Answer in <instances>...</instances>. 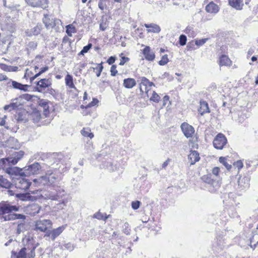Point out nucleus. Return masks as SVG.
Instances as JSON below:
<instances>
[{
  "instance_id": "f257e3e1",
  "label": "nucleus",
  "mask_w": 258,
  "mask_h": 258,
  "mask_svg": "<svg viewBox=\"0 0 258 258\" xmlns=\"http://www.w3.org/2000/svg\"><path fill=\"white\" fill-rule=\"evenodd\" d=\"M66 195V192L63 186L53 184L45 194V196L52 200H58L62 199Z\"/></svg>"
},
{
  "instance_id": "f03ea898",
  "label": "nucleus",
  "mask_w": 258,
  "mask_h": 258,
  "mask_svg": "<svg viewBox=\"0 0 258 258\" xmlns=\"http://www.w3.org/2000/svg\"><path fill=\"white\" fill-rule=\"evenodd\" d=\"M24 154L23 151H19L15 152L11 157L0 159V168L6 170L7 166L16 164L23 157Z\"/></svg>"
},
{
  "instance_id": "7ed1b4c3",
  "label": "nucleus",
  "mask_w": 258,
  "mask_h": 258,
  "mask_svg": "<svg viewBox=\"0 0 258 258\" xmlns=\"http://www.w3.org/2000/svg\"><path fill=\"white\" fill-rule=\"evenodd\" d=\"M19 208L16 205H12L8 202L3 201L0 203V219L4 221V217L8 214H12L13 212L18 211Z\"/></svg>"
},
{
  "instance_id": "20e7f679",
  "label": "nucleus",
  "mask_w": 258,
  "mask_h": 258,
  "mask_svg": "<svg viewBox=\"0 0 258 258\" xmlns=\"http://www.w3.org/2000/svg\"><path fill=\"white\" fill-rule=\"evenodd\" d=\"M44 167L43 165H41L40 163L35 162L34 163L23 168V174L25 176L38 174Z\"/></svg>"
},
{
  "instance_id": "39448f33",
  "label": "nucleus",
  "mask_w": 258,
  "mask_h": 258,
  "mask_svg": "<svg viewBox=\"0 0 258 258\" xmlns=\"http://www.w3.org/2000/svg\"><path fill=\"white\" fill-rule=\"evenodd\" d=\"M211 175H205L201 178L202 180L207 184V188L211 192H215L220 187L218 181L211 178Z\"/></svg>"
},
{
  "instance_id": "423d86ee",
  "label": "nucleus",
  "mask_w": 258,
  "mask_h": 258,
  "mask_svg": "<svg viewBox=\"0 0 258 258\" xmlns=\"http://www.w3.org/2000/svg\"><path fill=\"white\" fill-rule=\"evenodd\" d=\"M42 21L47 29L52 28H54L55 29H59V26L61 24L59 19L53 18L48 14L44 15Z\"/></svg>"
},
{
  "instance_id": "0eeeda50",
  "label": "nucleus",
  "mask_w": 258,
  "mask_h": 258,
  "mask_svg": "<svg viewBox=\"0 0 258 258\" xmlns=\"http://www.w3.org/2000/svg\"><path fill=\"white\" fill-rule=\"evenodd\" d=\"M13 180L15 187L22 190H27L31 184V182L24 176L13 177Z\"/></svg>"
},
{
  "instance_id": "6e6552de",
  "label": "nucleus",
  "mask_w": 258,
  "mask_h": 258,
  "mask_svg": "<svg viewBox=\"0 0 258 258\" xmlns=\"http://www.w3.org/2000/svg\"><path fill=\"white\" fill-rule=\"evenodd\" d=\"M227 143V140L225 136L222 134H218L215 137L213 144L215 148L218 150H222Z\"/></svg>"
},
{
  "instance_id": "1a4fd4ad",
  "label": "nucleus",
  "mask_w": 258,
  "mask_h": 258,
  "mask_svg": "<svg viewBox=\"0 0 258 258\" xmlns=\"http://www.w3.org/2000/svg\"><path fill=\"white\" fill-rule=\"evenodd\" d=\"M35 88V90L39 92H44L45 89L48 88L52 84L51 80L49 79H41L37 82Z\"/></svg>"
},
{
  "instance_id": "9d476101",
  "label": "nucleus",
  "mask_w": 258,
  "mask_h": 258,
  "mask_svg": "<svg viewBox=\"0 0 258 258\" xmlns=\"http://www.w3.org/2000/svg\"><path fill=\"white\" fill-rule=\"evenodd\" d=\"M52 225V222L50 220L43 219L37 221L35 224V229L41 232H45L48 228Z\"/></svg>"
},
{
  "instance_id": "9b49d317",
  "label": "nucleus",
  "mask_w": 258,
  "mask_h": 258,
  "mask_svg": "<svg viewBox=\"0 0 258 258\" xmlns=\"http://www.w3.org/2000/svg\"><path fill=\"white\" fill-rule=\"evenodd\" d=\"M6 173L10 175L11 176H15V177H18L20 176H25L24 173L23 168H20L15 166H10L6 168L5 170Z\"/></svg>"
},
{
  "instance_id": "f8f14e48",
  "label": "nucleus",
  "mask_w": 258,
  "mask_h": 258,
  "mask_svg": "<svg viewBox=\"0 0 258 258\" xmlns=\"http://www.w3.org/2000/svg\"><path fill=\"white\" fill-rule=\"evenodd\" d=\"M49 101L45 99H40L38 101V109L40 111H43L44 117H47L49 114Z\"/></svg>"
},
{
  "instance_id": "ddd939ff",
  "label": "nucleus",
  "mask_w": 258,
  "mask_h": 258,
  "mask_svg": "<svg viewBox=\"0 0 258 258\" xmlns=\"http://www.w3.org/2000/svg\"><path fill=\"white\" fill-rule=\"evenodd\" d=\"M140 81L141 82L140 83L139 87L140 91L142 93L145 92L148 96V92L150 90L149 88L152 86H154V83L149 81V80L145 77H142L141 78Z\"/></svg>"
},
{
  "instance_id": "4468645a",
  "label": "nucleus",
  "mask_w": 258,
  "mask_h": 258,
  "mask_svg": "<svg viewBox=\"0 0 258 258\" xmlns=\"http://www.w3.org/2000/svg\"><path fill=\"white\" fill-rule=\"evenodd\" d=\"M28 5L34 8L45 9L47 7L48 0H25Z\"/></svg>"
},
{
  "instance_id": "2eb2a0df",
  "label": "nucleus",
  "mask_w": 258,
  "mask_h": 258,
  "mask_svg": "<svg viewBox=\"0 0 258 258\" xmlns=\"http://www.w3.org/2000/svg\"><path fill=\"white\" fill-rule=\"evenodd\" d=\"M7 80L8 81L7 85L8 87L10 88H13L15 89L26 91L28 90V87H30L29 85L22 84L17 81H13L12 79H9V78Z\"/></svg>"
},
{
  "instance_id": "dca6fc26",
  "label": "nucleus",
  "mask_w": 258,
  "mask_h": 258,
  "mask_svg": "<svg viewBox=\"0 0 258 258\" xmlns=\"http://www.w3.org/2000/svg\"><path fill=\"white\" fill-rule=\"evenodd\" d=\"M43 29V25L41 23H38L34 27L30 29H27L25 30V35L28 37L32 36H37L39 34Z\"/></svg>"
},
{
  "instance_id": "f3484780",
  "label": "nucleus",
  "mask_w": 258,
  "mask_h": 258,
  "mask_svg": "<svg viewBox=\"0 0 258 258\" xmlns=\"http://www.w3.org/2000/svg\"><path fill=\"white\" fill-rule=\"evenodd\" d=\"M29 114L25 110H21L16 113L15 119L19 123H25L29 120Z\"/></svg>"
},
{
  "instance_id": "a211bd4d",
  "label": "nucleus",
  "mask_w": 258,
  "mask_h": 258,
  "mask_svg": "<svg viewBox=\"0 0 258 258\" xmlns=\"http://www.w3.org/2000/svg\"><path fill=\"white\" fill-rule=\"evenodd\" d=\"M29 243L26 245V247H23V248H25L26 251V258H34L35 256V250L36 248L37 244L36 245H34L31 244V240L28 239Z\"/></svg>"
},
{
  "instance_id": "6ab92c4d",
  "label": "nucleus",
  "mask_w": 258,
  "mask_h": 258,
  "mask_svg": "<svg viewBox=\"0 0 258 258\" xmlns=\"http://www.w3.org/2000/svg\"><path fill=\"white\" fill-rule=\"evenodd\" d=\"M180 127L184 135L187 138L191 137L195 133L194 128L187 123H182Z\"/></svg>"
},
{
  "instance_id": "aec40b11",
  "label": "nucleus",
  "mask_w": 258,
  "mask_h": 258,
  "mask_svg": "<svg viewBox=\"0 0 258 258\" xmlns=\"http://www.w3.org/2000/svg\"><path fill=\"white\" fill-rule=\"evenodd\" d=\"M49 158L51 159H49L48 160V162L43 163L42 164V165L43 166L46 165V166L50 167L51 166H53L55 163H56V166L52 167V168L55 169L58 168L57 166L59 160L56 157V154L55 153L52 154V155L49 156Z\"/></svg>"
},
{
  "instance_id": "412c9836",
  "label": "nucleus",
  "mask_w": 258,
  "mask_h": 258,
  "mask_svg": "<svg viewBox=\"0 0 258 258\" xmlns=\"http://www.w3.org/2000/svg\"><path fill=\"white\" fill-rule=\"evenodd\" d=\"M143 53L145 58L149 61H153L155 59V53L151 50L150 47L148 46L144 48Z\"/></svg>"
},
{
  "instance_id": "4be33fe9",
  "label": "nucleus",
  "mask_w": 258,
  "mask_h": 258,
  "mask_svg": "<svg viewBox=\"0 0 258 258\" xmlns=\"http://www.w3.org/2000/svg\"><path fill=\"white\" fill-rule=\"evenodd\" d=\"M33 181L37 187H42L45 185H48L46 175L41 176L38 178H35L33 180Z\"/></svg>"
},
{
  "instance_id": "5701e85b",
  "label": "nucleus",
  "mask_w": 258,
  "mask_h": 258,
  "mask_svg": "<svg viewBox=\"0 0 258 258\" xmlns=\"http://www.w3.org/2000/svg\"><path fill=\"white\" fill-rule=\"evenodd\" d=\"M144 26L148 28L147 29L148 33H158L161 31V28L159 25L155 23L144 24Z\"/></svg>"
},
{
  "instance_id": "b1692460",
  "label": "nucleus",
  "mask_w": 258,
  "mask_h": 258,
  "mask_svg": "<svg viewBox=\"0 0 258 258\" xmlns=\"http://www.w3.org/2000/svg\"><path fill=\"white\" fill-rule=\"evenodd\" d=\"M188 159L190 162V165L195 164L200 159L199 154L197 151H191L188 155Z\"/></svg>"
},
{
  "instance_id": "393cba45",
  "label": "nucleus",
  "mask_w": 258,
  "mask_h": 258,
  "mask_svg": "<svg viewBox=\"0 0 258 258\" xmlns=\"http://www.w3.org/2000/svg\"><path fill=\"white\" fill-rule=\"evenodd\" d=\"M16 197L22 201H33L36 199L35 197L31 196L29 192L17 194Z\"/></svg>"
},
{
  "instance_id": "a878e982",
  "label": "nucleus",
  "mask_w": 258,
  "mask_h": 258,
  "mask_svg": "<svg viewBox=\"0 0 258 258\" xmlns=\"http://www.w3.org/2000/svg\"><path fill=\"white\" fill-rule=\"evenodd\" d=\"M199 113L201 115H203L206 113L210 112V109L208 103L204 100H201L200 102V107L198 109Z\"/></svg>"
},
{
  "instance_id": "bb28decb",
  "label": "nucleus",
  "mask_w": 258,
  "mask_h": 258,
  "mask_svg": "<svg viewBox=\"0 0 258 258\" xmlns=\"http://www.w3.org/2000/svg\"><path fill=\"white\" fill-rule=\"evenodd\" d=\"M205 10L208 13L216 14L219 11V7L217 4L211 2L206 6Z\"/></svg>"
},
{
  "instance_id": "cd10ccee",
  "label": "nucleus",
  "mask_w": 258,
  "mask_h": 258,
  "mask_svg": "<svg viewBox=\"0 0 258 258\" xmlns=\"http://www.w3.org/2000/svg\"><path fill=\"white\" fill-rule=\"evenodd\" d=\"M4 221H11L15 219H26V216L23 214L14 213L12 214L7 215L4 217Z\"/></svg>"
},
{
  "instance_id": "c85d7f7f",
  "label": "nucleus",
  "mask_w": 258,
  "mask_h": 258,
  "mask_svg": "<svg viewBox=\"0 0 258 258\" xmlns=\"http://www.w3.org/2000/svg\"><path fill=\"white\" fill-rule=\"evenodd\" d=\"M18 98L12 100V102L9 104L5 106L4 109L5 110H9V111H11L18 108L21 105V103L18 102Z\"/></svg>"
},
{
  "instance_id": "c756f323",
  "label": "nucleus",
  "mask_w": 258,
  "mask_h": 258,
  "mask_svg": "<svg viewBox=\"0 0 258 258\" xmlns=\"http://www.w3.org/2000/svg\"><path fill=\"white\" fill-rule=\"evenodd\" d=\"M229 5L237 10H241L243 6L242 0H228Z\"/></svg>"
},
{
  "instance_id": "7c9ffc66",
  "label": "nucleus",
  "mask_w": 258,
  "mask_h": 258,
  "mask_svg": "<svg viewBox=\"0 0 258 258\" xmlns=\"http://www.w3.org/2000/svg\"><path fill=\"white\" fill-rule=\"evenodd\" d=\"M40 112L38 109H35L33 110L32 113L29 114V116L33 120L34 123L39 122L41 118Z\"/></svg>"
},
{
  "instance_id": "2f4dec72",
  "label": "nucleus",
  "mask_w": 258,
  "mask_h": 258,
  "mask_svg": "<svg viewBox=\"0 0 258 258\" xmlns=\"http://www.w3.org/2000/svg\"><path fill=\"white\" fill-rule=\"evenodd\" d=\"M65 226H61L56 229L51 230V240L54 241L57 237H58L64 230Z\"/></svg>"
},
{
  "instance_id": "473e14b6",
  "label": "nucleus",
  "mask_w": 258,
  "mask_h": 258,
  "mask_svg": "<svg viewBox=\"0 0 258 258\" xmlns=\"http://www.w3.org/2000/svg\"><path fill=\"white\" fill-rule=\"evenodd\" d=\"M103 168L107 169L109 171H113L117 169L116 164H114L111 161H108L103 162L102 164Z\"/></svg>"
},
{
  "instance_id": "72a5a7b5",
  "label": "nucleus",
  "mask_w": 258,
  "mask_h": 258,
  "mask_svg": "<svg viewBox=\"0 0 258 258\" xmlns=\"http://www.w3.org/2000/svg\"><path fill=\"white\" fill-rule=\"evenodd\" d=\"M47 180L48 184L53 185L57 179V177L53 174L51 170H47L46 173Z\"/></svg>"
},
{
  "instance_id": "f704fd0d",
  "label": "nucleus",
  "mask_w": 258,
  "mask_h": 258,
  "mask_svg": "<svg viewBox=\"0 0 258 258\" xmlns=\"http://www.w3.org/2000/svg\"><path fill=\"white\" fill-rule=\"evenodd\" d=\"M136 81L133 78H126L123 80V86L127 89L133 88L136 85Z\"/></svg>"
},
{
  "instance_id": "c9c22d12",
  "label": "nucleus",
  "mask_w": 258,
  "mask_h": 258,
  "mask_svg": "<svg viewBox=\"0 0 258 258\" xmlns=\"http://www.w3.org/2000/svg\"><path fill=\"white\" fill-rule=\"evenodd\" d=\"M231 61L229 57L226 55H222L220 57L219 64L220 66H230Z\"/></svg>"
},
{
  "instance_id": "e433bc0d",
  "label": "nucleus",
  "mask_w": 258,
  "mask_h": 258,
  "mask_svg": "<svg viewBox=\"0 0 258 258\" xmlns=\"http://www.w3.org/2000/svg\"><path fill=\"white\" fill-rule=\"evenodd\" d=\"M66 85L70 88H75V86L73 83V76L70 74H67L65 78Z\"/></svg>"
},
{
  "instance_id": "4c0bfd02",
  "label": "nucleus",
  "mask_w": 258,
  "mask_h": 258,
  "mask_svg": "<svg viewBox=\"0 0 258 258\" xmlns=\"http://www.w3.org/2000/svg\"><path fill=\"white\" fill-rule=\"evenodd\" d=\"M0 186L4 188H10L11 187L12 183L0 175Z\"/></svg>"
},
{
  "instance_id": "58836bf2",
  "label": "nucleus",
  "mask_w": 258,
  "mask_h": 258,
  "mask_svg": "<svg viewBox=\"0 0 258 258\" xmlns=\"http://www.w3.org/2000/svg\"><path fill=\"white\" fill-rule=\"evenodd\" d=\"M81 134L83 136L89 137L90 139L94 137L93 134L91 132V130L89 128H84L81 131Z\"/></svg>"
},
{
  "instance_id": "ea45409f",
  "label": "nucleus",
  "mask_w": 258,
  "mask_h": 258,
  "mask_svg": "<svg viewBox=\"0 0 258 258\" xmlns=\"http://www.w3.org/2000/svg\"><path fill=\"white\" fill-rule=\"evenodd\" d=\"M0 1H2V5L5 7L8 8L12 10H13L16 8V7L14 6L13 3L10 2L9 0H0Z\"/></svg>"
},
{
  "instance_id": "a19ab883",
  "label": "nucleus",
  "mask_w": 258,
  "mask_h": 258,
  "mask_svg": "<svg viewBox=\"0 0 258 258\" xmlns=\"http://www.w3.org/2000/svg\"><path fill=\"white\" fill-rule=\"evenodd\" d=\"M25 223L23 222H20L18 224L17 228L16 229V233L17 234H20L25 230Z\"/></svg>"
},
{
  "instance_id": "79ce46f5",
  "label": "nucleus",
  "mask_w": 258,
  "mask_h": 258,
  "mask_svg": "<svg viewBox=\"0 0 258 258\" xmlns=\"http://www.w3.org/2000/svg\"><path fill=\"white\" fill-rule=\"evenodd\" d=\"M76 32V28L72 25H68L66 27V32L69 36H72V33Z\"/></svg>"
},
{
  "instance_id": "37998d69",
  "label": "nucleus",
  "mask_w": 258,
  "mask_h": 258,
  "mask_svg": "<svg viewBox=\"0 0 258 258\" xmlns=\"http://www.w3.org/2000/svg\"><path fill=\"white\" fill-rule=\"evenodd\" d=\"M219 162L222 163L228 170H230L232 168V166L229 164L225 157H221L219 159Z\"/></svg>"
},
{
  "instance_id": "c03bdc74",
  "label": "nucleus",
  "mask_w": 258,
  "mask_h": 258,
  "mask_svg": "<svg viewBox=\"0 0 258 258\" xmlns=\"http://www.w3.org/2000/svg\"><path fill=\"white\" fill-rule=\"evenodd\" d=\"M52 154L42 152V154H41V157L40 160L43 161L44 163L48 162V160L50 159L49 156H50Z\"/></svg>"
},
{
  "instance_id": "a18cd8bd",
  "label": "nucleus",
  "mask_w": 258,
  "mask_h": 258,
  "mask_svg": "<svg viewBox=\"0 0 258 258\" xmlns=\"http://www.w3.org/2000/svg\"><path fill=\"white\" fill-rule=\"evenodd\" d=\"M150 99L151 101H153V102H158L160 99V97L157 93H156L155 91H153L152 93V96Z\"/></svg>"
},
{
  "instance_id": "49530a36",
  "label": "nucleus",
  "mask_w": 258,
  "mask_h": 258,
  "mask_svg": "<svg viewBox=\"0 0 258 258\" xmlns=\"http://www.w3.org/2000/svg\"><path fill=\"white\" fill-rule=\"evenodd\" d=\"M168 61V55L165 54L162 57L161 59L159 61L158 63L160 66H164L167 64Z\"/></svg>"
},
{
  "instance_id": "de8ad7c7",
  "label": "nucleus",
  "mask_w": 258,
  "mask_h": 258,
  "mask_svg": "<svg viewBox=\"0 0 258 258\" xmlns=\"http://www.w3.org/2000/svg\"><path fill=\"white\" fill-rule=\"evenodd\" d=\"M103 62H102L98 64L96 68H94V70H97V72L96 73V76L97 77L100 76L101 73L103 69V67L102 66Z\"/></svg>"
},
{
  "instance_id": "09e8293b",
  "label": "nucleus",
  "mask_w": 258,
  "mask_h": 258,
  "mask_svg": "<svg viewBox=\"0 0 258 258\" xmlns=\"http://www.w3.org/2000/svg\"><path fill=\"white\" fill-rule=\"evenodd\" d=\"M131 229L129 228V224L127 222H125L122 226V231L126 235L130 234Z\"/></svg>"
},
{
  "instance_id": "8fccbe9b",
  "label": "nucleus",
  "mask_w": 258,
  "mask_h": 258,
  "mask_svg": "<svg viewBox=\"0 0 258 258\" xmlns=\"http://www.w3.org/2000/svg\"><path fill=\"white\" fill-rule=\"evenodd\" d=\"M187 41L186 36L185 35L182 34L179 38V43L181 46L185 45Z\"/></svg>"
},
{
  "instance_id": "3c124183",
  "label": "nucleus",
  "mask_w": 258,
  "mask_h": 258,
  "mask_svg": "<svg viewBox=\"0 0 258 258\" xmlns=\"http://www.w3.org/2000/svg\"><path fill=\"white\" fill-rule=\"evenodd\" d=\"M25 250V248H21L18 254L16 253V258H26Z\"/></svg>"
},
{
  "instance_id": "603ef678",
  "label": "nucleus",
  "mask_w": 258,
  "mask_h": 258,
  "mask_svg": "<svg viewBox=\"0 0 258 258\" xmlns=\"http://www.w3.org/2000/svg\"><path fill=\"white\" fill-rule=\"evenodd\" d=\"M37 46V43L35 41H30L27 44V49L34 50Z\"/></svg>"
},
{
  "instance_id": "864d4df0",
  "label": "nucleus",
  "mask_w": 258,
  "mask_h": 258,
  "mask_svg": "<svg viewBox=\"0 0 258 258\" xmlns=\"http://www.w3.org/2000/svg\"><path fill=\"white\" fill-rule=\"evenodd\" d=\"M107 1V0H99L98 7L101 10L103 11L106 8V3Z\"/></svg>"
},
{
  "instance_id": "5fc2aeb1",
  "label": "nucleus",
  "mask_w": 258,
  "mask_h": 258,
  "mask_svg": "<svg viewBox=\"0 0 258 258\" xmlns=\"http://www.w3.org/2000/svg\"><path fill=\"white\" fill-rule=\"evenodd\" d=\"M141 203L139 201H133L132 202V208L134 210H137L140 208Z\"/></svg>"
},
{
  "instance_id": "6e6d98bb",
  "label": "nucleus",
  "mask_w": 258,
  "mask_h": 258,
  "mask_svg": "<svg viewBox=\"0 0 258 258\" xmlns=\"http://www.w3.org/2000/svg\"><path fill=\"white\" fill-rule=\"evenodd\" d=\"M208 39L209 38H203L202 39L196 40L195 44L198 46H202L204 44Z\"/></svg>"
},
{
  "instance_id": "4d7b16f0",
  "label": "nucleus",
  "mask_w": 258,
  "mask_h": 258,
  "mask_svg": "<svg viewBox=\"0 0 258 258\" xmlns=\"http://www.w3.org/2000/svg\"><path fill=\"white\" fill-rule=\"evenodd\" d=\"M42 154V152H39L37 153L31 157V158L30 159L29 161H31L33 160H37L38 161H40L41 160V154Z\"/></svg>"
},
{
  "instance_id": "13d9d810",
  "label": "nucleus",
  "mask_w": 258,
  "mask_h": 258,
  "mask_svg": "<svg viewBox=\"0 0 258 258\" xmlns=\"http://www.w3.org/2000/svg\"><path fill=\"white\" fill-rule=\"evenodd\" d=\"M117 71L116 70V66L115 64L112 65L110 69L111 75L112 76H115L117 74Z\"/></svg>"
},
{
  "instance_id": "bf43d9fd",
  "label": "nucleus",
  "mask_w": 258,
  "mask_h": 258,
  "mask_svg": "<svg viewBox=\"0 0 258 258\" xmlns=\"http://www.w3.org/2000/svg\"><path fill=\"white\" fill-rule=\"evenodd\" d=\"M234 166L237 168L238 170H240L243 167V163L241 160H238L234 163Z\"/></svg>"
},
{
  "instance_id": "052dcab7",
  "label": "nucleus",
  "mask_w": 258,
  "mask_h": 258,
  "mask_svg": "<svg viewBox=\"0 0 258 258\" xmlns=\"http://www.w3.org/2000/svg\"><path fill=\"white\" fill-rule=\"evenodd\" d=\"M98 100L97 98H93V100L90 102L87 105V107H91L96 105L98 103Z\"/></svg>"
},
{
  "instance_id": "680f3d73",
  "label": "nucleus",
  "mask_w": 258,
  "mask_h": 258,
  "mask_svg": "<svg viewBox=\"0 0 258 258\" xmlns=\"http://www.w3.org/2000/svg\"><path fill=\"white\" fill-rule=\"evenodd\" d=\"M129 58L125 56H122L120 59V62L119 63L120 66H123L129 60Z\"/></svg>"
},
{
  "instance_id": "e2e57ef3",
  "label": "nucleus",
  "mask_w": 258,
  "mask_h": 258,
  "mask_svg": "<svg viewBox=\"0 0 258 258\" xmlns=\"http://www.w3.org/2000/svg\"><path fill=\"white\" fill-rule=\"evenodd\" d=\"M92 44L91 43H88L87 45L83 47L82 49L85 53H87L92 48Z\"/></svg>"
},
{
  "instance_id": "0e129e2a",
  "label": "nucleus",
  "mask_w": 258,
  "mask_h": 258,
  "mask_svg": "<svg viewBox=\"0 0 258 258\" xmlns=\"http://www.w3.org/2000/svg\"><path fill=\"white\" fill-rule=\"evenodd\" d=\"M9 68H10L9 66H7L5 64H4V63H0V71L2 70V71L9 72Z\"/></svg>"
},
{
  "instance_id": "69168bd1",
  "label": "nucleus",
  "mask_w": 258,
  "mask_h": 258,
  "mask_svg": "<svg viewBox=\"0 0 258 258\" xmlns=\"http://www.w3.org/2000/svg\"><path fill=\"white\" fill-rule=\"evenodd\" d=\"M107 27V25L106 22L102 21L100 23L99 28L102 31H105Z\"/></svg>"
},
{
  "instance_id": "338daca9",
  "label": "nucleus",
  "mask_w": 258,
  "mask_h": 258,
  "mask_svg": "<svg viewBox=\"0 0 258 258\" xmlns=\"http://www.w3.org/2000/svg\"><path fill=\"white\" fill-rule=\"evenodd\" d=\"M81 179V177H78L77 178V179H75V178H73L72 180V186H76L78 185V182L79 181H80Z\"/></svg>"
},
{
  "instance_id": "774afa93",
  "label": "nucleus",
  "mask_w": 258,
  "mask_h": 258,
  "mask_svg": "<svg viewBox=\"0 0 258 258\" xmlns=\"http://www.w3.org/2000/svg\"><path fill=\"white\" fill-rule=\"evenodd\" d=\"M64 247L70 251H72L74 249L73 245L70 242L64 244Z\"/></svg>"
}]
</instances>
